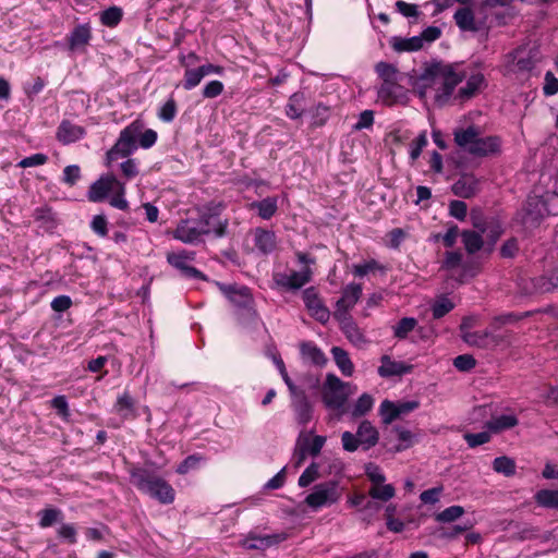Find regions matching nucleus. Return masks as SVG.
Segmentation results:
<instances>
[{"label": "nucleus", "instance_id": "25", "mask_svg": "<svg viewBox=\"0 0 558 558\" xmlns=\"http://www.w3.org/2000/svg\"><path fill=\"white\" fill-rule=\"evenodd\" d=\"M519 423L518 418L513 414H502L494 416L487 421L484 425L492 434H499L504 430L510 429L517 426Z\"/></svg>", "mask_w": 558, "mask_h": 558}, {"label": "nucleus", "instance_id": "47", "mask_svg": "<svg viewBox=\"0 0 558 558\" xmlns=\"http://www.w3.org/2000/svg\"><path fill=\"white\" fill-rule=\"evenodd\" d=\"M376 72L383 80V83L399 81V72L397 68L390 63L379 62L376 64Z\"/></svg>", "mask_w": 558, "mask_h": 558}, {"label": "nucleus", "instance_id": "40", "mask_svg": "<svg viewBox=\"0 0 558 558\" xmlns=\"http://www.w3.org/2000/svg\"><path fill=\"white\" fill-rule=\"evenodd\" d=\"M368 494L374 499H378L381 501H388L395 496L396 490L392 485H390V484L384 485V483H383V484L373 485L372 488L369 489Z\"/></svg>", "mask_w": 558, "mask_h": 558}, {"label": "nucleus", "instance_id": "12", "mask_svg": "<svg viewBox=\"0 0 558 558\" xmlns=\"http://www.w3.org/2000/svg\"><path fill=\"white\" fill-rule=\"evenodd\" d=\"M291 407L296 422L305 426L313 417V404L308 400L305 391L291 397Z\"/></svg>", "mask_w": 558, "mask_h": 558}, {"label": "nucleus", "instance_id": "15", "mask_svg": "<svg viewBox=\"0 0 558 558\" xmlns=\"http://www.w3.org/2000/svg\"><path fill=\"white\" fill-rule=\"evenodd\" d=\"M381 365L378 367V375L383 378H389L393 376H402L412 371L413 366L403 362L391 360L389 355H383L380 357Z\"/></svg>", "mask_w": 558, "mask_h": 558}, {"label": "nucleus", "instance_id": "32", "mask_svg": "<svg viewBox=\"0 0 558 558\" xmlns=\"http://www.w3.org/2000/svg\"><path fill=\"white\" fill-rule=\"evenodd\" d=\"M480 130L478 126L475 125H469L468 128H458L453 131L454 136V143L462 149L469 143H471V140H474L477 136V131Z\"/></svg>", "mask_w": 558, "mask_h": 558}, {"label": "nucleus", "instance_id": "19", "mask_svg": "<svg viewBox=\"0 0 558 558\" xmlns=\"http://www.w3.org/2000/svg\"><path fill=\"white\" fill-rule=\"evenodd\" d=\"M405 96L404 88L399 84V81L386 82L378 88V97L383 102L391 106Z\"/></svg>", "mask_w": 558, "mask_h": 558}, {"label": "nucleus", "instance_id": "55", "mask_svg": "<svg viewBox=\"0 0 558 558\" xmlns=\"http://www.w3.org/2000/svg\"><path fill=\"white\" fill-rule=\"evenodd\" d=\"M177 114V102L173 98H169L160 108L158 118L163 122H171Z\"/></svg>", "mask_w": 558, "mask_h": 558}, {"label": "nucleus", "instance_id": "53", "mask_svg": "<svg viewBox=\"0 0 558 558\" xmlns=\"http://www.w3.org/2000/svg\"><path fill=\"white\" fill-rule=\"evenodd\" d=\"M319 466L317 463L313 462L311 463L301 474L299 477V486L300 487H307L310 484H312L314 481H316L319 477Z\"/></svg>", "mask_w": 558, "mask_h": 558}, {"label": "nucleus", "instance_id": "1", "mask_svg": "<svg viewBox=\"0 0 558 558\" xmlns=\"http://www.w3.org/2000/svg\"><path fill=\"white\" fill-rule=\"evenodd\" d=\"M131 482L143 494L163 505L174 501L173 487L162 477L146 469H135L131 472Z\"/></svg>", "mask_w": 558, "mask_h": 558}, {"label": "nucleus", "instance_id": "50", "mask_svg": "<svg viewBox=\"0 0 558 558\" xmlns=\"http://www.w3.org/2000/svg\"><path fill=\"white\" fill-rule=\"evenodd\" d=\"M464 513V509L461 506H450L436 514V521L442 523L453 522Z\"/></svg>", "mask_w": 558, "mask_h": 558}, {"label": "nucleus", "instance_id": "2", "mask_svg": "<svg viewBox=\"0 0 558 558\" xmlns=\"http://www.w3.org/2000/svg\"><path fill=\"white\" fill-rule=\"evenodd\" d=\"M144 129V123L140 120L133 121L124 128L119 135L117 143L107 153L109 161L124 158L131 155L137 148V137Z\"/></svg>", "mask_w": 558, "mask_h": 558}, {"label": "nucleus", "instance_id": "31", "mask_svg": "<svg viewBox=\"0 0 558 558\" xmlns=\"http://www.w3.org/2000/svg\"><path fill=\"white\" fill-rule=\"evenodd\" d=\"M462 242L469 254L478 252L483 246V238L480 232L465 230L461 234Z\"/></svg>", "mask_w": 558, "mask_h": 558}, {"label": "nucleus", "instance_id": "9", "mask_svg": "<svg viewBox=\"0 0 558 558\" xmlns=\"http://www.w3.org/2000/svg\"><path fill=\"white\" fill-rule=\"evenodd\" d=\"M424 77H432L435 83L441 81L449 85V88H456V86L462 81L463 76L457 73L452 65L436 63L429 66Z\"/></svg>", "mask_w": 558, "mask_h": 558}, {"label": "nucleus", "instance_id": "56", "mask_svg": "<svg viewBox=\"0 0 558 558\" xmlns=\"http://www.w3.org/2000/svg\"><path fill=\"white\" fill-rule=\"evenodd\" d=\"M365 474L373 485L383 484L386 481V476L381 472L380 468L374 463L366 464Z\"/></svg>", "mask_w": 558, "mask_h": 558}, {"label": "nucleus", "instance_id": "57", "mask_svg": "<svg viewBox=\"0 0 558 558\" xmlns=\"http://www.w3.org/2000/svg\"><path fill=\"white\" fill-rule=\"evenodd\" d=\"M325 442H326V437L315 436L312 440L306 439L303 444V447L307 450V452L311 456L316 457L317 454H319Z\"/></svg>", "mask_w": 558, "mask_h": 558}, {"label": "nucleus", "instance_id": "45", "mask_svg": "<svg viewBox=\"0 0 558 558\" xmlns=\"http://www.w3.org/2000/svg\"><path fill=\"white\" fill-rule=\"evenodd\" d=\"M531 289H526V293H549L553 292V282L549 276H539L531 279Z\"/></svg>", "mask_w": 558, "mask_h": 558}, {"label": "nucleus", "instance_id": "17", "mask_svg": "<svg viewBox=\"0 0 558 558\" xmlns=\"http://www.w3.org/2000/svg\"><path fill=\"white\" fill-rule=\"evenodd\" d=\"M92 39V28L88 23L75 26L68 36L69 49L71 51L80 50L86 47Z\"/></svg>", "mask_w": 558, "mask_h": 558}, {"label": "nucleus", "instance_id": "27", "mask_svg": "<svg viewBox=\"0 0 558 558\" xmlns=\"http://www.w3.org/2000/svg\"><path fill=\"white\" fill-rule=\"evenodd\" d=\"M391 47L397 52H412L422 49V38L413 36L411 38L392 37Z\"/></svg>", "mask_w": 558, "mask_h": 558}, {"label": "nucleus", "instance_id": "34", "mask_svg": "<svg viewBox=\"0 0 558 558\" xmlns=\"http://www.w3.org/2000/svg\"><path fill=\"white\" fill-rule=\"evenodd\" d=\"M257 209L258 216L263 219H270L277 211V199L275 197H266L252 205Z\"/></svg>", "mask_w": 558, "mask_h": 558}, {"label": "nucleus", "instance_id": "42", "mask_svg": "<svg viewBox=\"0 0 558 558\" xmlns=\"http://www.w3.org/2000/svg\"><path fill=\"white\" fill-rule=\"evenodd\" d=\"M393 432H396L398 440L400 441L398 445L393 447L392 450L395 452H401L413 445L414 436L410 430L403 427L395 426Z\"/></svg>", "mask_w": 558, "mask_h": 558}, {"label": "nucleus", "instance_id": "33", "mask_svg": "<svg viewBox=\"0 0 558 558\" xmlns=\"http://www.w3.org/2000/svg\"><path fill=\"white\" fill-rule=\"evenodd\" d=\"M114 410L124 418L134 416V400L129 392L118 397Z\"/></svg>", "mask_w": 558, "mask_h": 558}, {"label": "nucleus", "instance_id": "39", "mask_svg": "<svg viewBox=\"0 0 558 558\" xmlns=\"http://www.w3.org/2000/svg\"><path fill=\"white\" fill-rule=\"evenodd\" d=\"M189 259H194V253H187L185 251L179 252V253H169L167 255L168 263L173 266L174 268L183 271H186V269L190 267L186 262Z\"/></svg>", "mask_w": 558, "mask_h": 558}, {"label": "nucleus", "instance_id": "21", "mask_svg": "<svg viewBox=\"0 0 558 558\" xmlns=\"http://www.w3.org/2000/svg\"><path fill=\"white\" fill-rule=\"evenodd\" d=\"M501 141L496 135H489L486 137L480 136L477 146L472 151V156L475 157H487L490 155L498 154L500 151Z\"/></svg>", "mask_w": 558, "mask_h": 558}, {"label": "nucleus", "instance_id": "28", "mask_svg": "<svg viewBox=\"0 0 558 558\" xmlns=\"http://www.w3.org/2000/svg\"><path fill=\"white\" fill-rule=\"evenodd\" d=\"M454 22L461 31L476 32L473 11L470 8H461L454 13Z\"/></svg>", "mask_w": 558, "mask_h": 558}, {"label": "nucleus", "instance_id": "62", "mask_svg": "<svg viewBox=\"0 0 558 558\" xmlns=\"http://www.w3.org/2000/svg\"><path fill=\"white\" fill-rule=\"evenodd\" d=\"M48 160V156L41 153L34 154L32 156L23 158L19 162V167L28 168L45 165Z\"/></svg>", "mask_w": 558, "mask_h": 558}, {"label": "nucleus", "instance_id": "49", "mask_svg": "<svg viewBox=\"0 0 558 558\" xmlns=\"http://www.w3.org/2000/svg\"><path fill=\"white\" fill-rule=\"evenodd\" d=\"M40 520H39V526L40 527H49L56 522H59L62 520V512L59 509H44L39 513Z\"/></svg>", "mask_w": 558, "mask_h": 558}, {"label": "nucleus", "instance_id": "60", "mask_svg": "<svg viewBox=\"0 0 558 558\" xmlns=\"http://www.w3.org/2000/svg\"><path fill=\"white\" fill-rule=\"evenodd\" d=\"M476 364L475 359L469 354H461L454 357L453 365L461 372H468L472 369Z\"/></svg>", "mask_w": 558, "mask_h": 558}, {"label": "nucleus", "instance_id": "8", "mask_svg": "<svg viewBox=\"0 0 558 558\" xmlns=\"http://www.w3.org/2000/svg\"><path fill=\"white\" fill-rule=\"evenodd\" d=\"M303 301L313 318L322 324L329 320L330 312L323 303L314 287L307 288L303 291Z\"/></svg>", "mask_w": 558, "mask_h": 558}, {"label": "nucleus", "instance_id": "37", "mask_svg": "<svg viewBox=\"0 0 558 558\" xmlns=\"http://www.w3.org/2000/svg\"><path fill=\"white\" fill-rule=\"evenodd\" d=\"M484 81V76L482 74H474L469 77L466 81L465 86L461 87L459 89V97L461 99H469L475 95V93L478 90L481 84Z\"/></svg>", "mask_w": 558, "mask_h": 558}, {"label": "nucleus", "instance_id": "63", "mask_svg": "<svg viewBox=\"0 0 558 558\" xmlns=\"http://www.w3.org/2000/svg\"><path fill=\"white\" fill-rule=\"evenodd\" d=\"M543 92L546 96H553L558 93V78L550 71L545 74Z\"/></svg>", "mask_w": 558, "mask_h": 558}, {"label": "nucleus", "instance_id": "18", "mask_svg": "<svg viewBox=\"0 0 558 558\" xmlns=\"http://www.w3.org/2000/svg\"><path fill=\"white\" fill-rule=\"evenodd\" d=\"M254 245L259 253L268 255L277 247V236L275 232L270 230L256 228L254 230Z\"/></svg>", "mask_w": 558, "mask_h": 558}, {"label": "nucleus", "instance_id": "7", "mask_svg": "<svg viewBox=\"0 0 558 558\" xmlns=\"http://www.w3.org/2000/svg\"><path fill=\"white\" fill-rule=\"evenodd\" d=\"M362 295V286L360 283H349L341 291V298L336 303L333 317L349 315V311L354 307Z\"/></svg>", "mask_w": 558, "mask_h": 558}, {"label": "nucleus", "instance_id": "41", "mask_svg": "<svg viewBox=\"0 0 558 558\" xmlns=\"http://www.w3.org/2000/svg\"><path fill=\"white\" fill-rule=\"evenodd\" d=\"M493 469L497 473H501L506 476H511L515 473V463L512 459L502 456L495 458L493 461Z\"/></svg>", "mask_w": 558, "mask_h": 558}, {"label": "nucleus", "instance_id": "43", "mask_svg": "<svg viewBox=\"0 0 558 558\" xmlns=\"http://www.w3.org/2000/svg\"><path fill=\"white\" fill-rule=\"evenodd\" d=\"M453 308L454 304L451 300L445 295L440 296L434 302L432 306L433 317L435 319H439L451 312Z\"/></svg>", "mask_w": 558, "mask_h": 558}, {"label": "nucleus", "instance_id": "58", "mask_svg": "<svg viewBox=\"0 0 558 558\" xmlns=\"http://www.w3.org/2000/svg\"><path fill=\"white\" fill-rule=\"evenodd\" d=\"M427 145V136L426 132H422L412 143L410 149V158L414 161L416 160L422 149Z\"/></svg>", "mask_w": 558, "mask_h": 558}, {"label": "nucleus", "instance_id": "36", "mask_svg": "<svg viewBox=\"0 0 558 558\" xmlns=\"http://www.w3.org/2000/svg\"><path fill=\"white\" fill-rule=\"evenodd\" d=\"M536 502L549 509H558V490L541 489L535 495Z\"/></svg>", "mask_w": 558, "mask_h": 558}, {"label": "nucleus", "instance_id": "26", "mask_svg": "<svg viewBox=\"0 0 558 558\" xmlns=\"http://www.w3.org/2000/svg\"><path fill=\"white\" fill-rule=\"evenodd\" d=\"M356 436L359 437L361 446H363L365 450L374 447L378 442L379 438L377 429L369 421H363L359 425Z\"/></svg>", "mask_w": 558, "mask_h": 558}, {"label": "nucleus", "instance_id": "13", "mask_svg": "<svg viewBox=\"0 0 558 558\" xmlns=\"http://www.w3.org/2000/svg\"><path fill=\"white\" fill-rule=\"evenodd\" d=\"M287 533H276L269 535H248L243 541V546L247 549L265 550L271 546L278 545L286 541Z\"/></svg>", "mask_w": 558, "mask_h": 558}, {"label": "nucleus", "instance_id": "22", "mask_svg": "<svg viewBox=\"0 0 558 558\" xmlns=\"http://www.w3.org/2000/svg\"><path fill=\"white\" fill-rule=\"evenodd\" d=\"M452 192L462 198L473 197L478 192V181L473 175H463L452 185Z\"/></svg>", "mask_w": 558, "mask_h": 558}, {"label": "nucleus", "instance_id": "23", "mask_svg": "<svg viewBox=\"0 0 558 558\" xmlns=\"http://www.w3.org/2000/svg\"><path fill=\"white\" fill-rule=\"evenodd\" d=\"M300 353L305 362H310L316 366H323L327 362L324 352L312 341L301 342Z\"/></svg>", "mask_w": 558, "mask_h": 558}, {"label": "nucleus", "instance_id": "35", "mask_svg": "<svg viewBox=\"0 0 558 558\" xmlns=\"http://www.w3.org/2000/svg\"><path fill=\"white\" fill-rule=\"evenodd\" d=\"M461 337L463 341L470 345L485 348L488 345V339L492 337V333L487 330L465 331Z\"/></svg>", "mask_w": 558, "mask_h": 558}, {"label": "nucleus", "instance_id": "46", "mask_svg": "<svg viewBox=\"0 0 558 558\" xmlns=\"http://www.w3.org/2000/svg\"><path fill=\"white\" fill-rule=\"evenodd\" d=\"M204 78V75L199 71L198 68H187L184 72V78L182 81V86L185 90H191L194 87H196L202 80Z\"/></svg>", "mask_w": 558, "mask_h": 558}, {"label": "nucleus", "instance_id": "24", "mask_svg": "<svg viewBox=\"0 0 558 558\" xmlns=\"http://www.w3.org/2000/svg\"><path fill=\"white\" fill-rule=\"evenodd\" d=\"M544 204L539 199L529 201L524 209L522 222L526 228H535L543 218Z\"/></svg>", "mask_w": 558, "mask_h": 558}, {"label": "nucleus", "instance_id": "20", "mask_svg": "<svg viewBox=\"0 0 558 558\" xmlns=\"http://www.w3.org/2000/svg\"><path fill=\"white\" fill-rule=\"evenodd\" d=\"M335 318L339 322L342 332L345 335V337L351 343L360 347L366 342L363 332L360 330L356 323L352 319L350 315Z\"/></svg>", "mask_w": 558, "mask_h": 558}, {"label": "nucleus", "instance_id": "52", "mask_svg": "<svg viewBox=\"0 0 558 558\" xmlns=\"http://www.w3.org/2000/svg\"><path fill=\"white\" fill-rule=\"evenodd\" d=\"M376 270L383 271L384 267L375 259H369L364 264L353 265L352 267V272L355 277H364Z\"/></svg>", "mask_w": 558, "mask_h": 558}, {"label": "nucleus", "instance_id": "6", "mask_svg": "<svg viewBox=\"0 0 558 558\" xmlns=\"http://www.w3.org/2000/svg\"><path fill=\"white\" fill-rule=\"evenodd\" d=\"M312 269L305 267L301 271H292L291 274L276 272L272 279L278 287L287 290H298L312 280Z\"/></svg>", "mask_w": 558, "mask_h": 558}, {"label": "nucleus", "instance_id": "5", "mask_svg": "<svg viewBox=\"0 0 558 558\" xmlns=\"http://www.w3.org/2000/svg\"><path fill=\"white\" fill-rule=\"evenodd\" d=\"M110 192L124 193V185L113 175L101 177L90 185L88 199L92 202H101Z\"/></svg>", "mask_w": 558, "mask_h": 558}, {"label": "nucleus", "instance_id": "38", "mask_svg": "<svg viewBox=\"0 0 558 558\" xmlns=\"http://www.w3.org/2000/svg\"><path fill=\"white\" fill-rule=\"evenodd\" d=\"M417 320L413 317H403L393 327V336L398 339H405L415 329Z\"/></svg>", "mask_w": 558, "mask_h": 558}, {"label": "nucleus", "instance_id": "51", "mask_svg": "<svg viewBox=\"0 0 558 558\" xmlns=\"http://www.w3.org/2000/svg\"><path fill=\"white\" fill-rule=\"evenodd\" d=\"M490 435L492 433L488 429L480 433H465L463 439L470 448H475L487 444L490 440Z\"/></svg>", "mask_w": 558, "mask_h": 558}, {"label": "nucleus", "instance_id": "48", "mask_svg": "<svg viewBox=\"0 0 558 558\" xmlns=\"http://www.w3.org/2000/svg\"><path fill=\"white\" fill-rule=\"evenodd\" d=\"M122 10L118 7H111L105 11H102L100 15V21L105 26L114 27L122 20Z\"/></svg>", "mask_w": 558, "mask_h": 558}, {"label": "nucleus", "instance_id": "29", "mask_svg": "<svg viewBox=\"0 0 558 558\" xmlns=\"http://www.w3.org/2000/svg\"><path fill=\"white\" fill-rule=\"evenodd\" d=\"M305 95L303 93H294L290 96L286 107V113L290 119H299L305 111Z\"/></svg>", "mask_w": 558, "mask_h": 558}, {"label": "nucleus", "instance_id": "4", "mask_svg": "<svg viewBox=\"0 0 558 558\" xmlns=\"http://www.w3.org/2000/svg\"><path fill=\"white\" fill-rule=\"evenodd\" d=\"M340 497L341 494L338 489V483L330 481L315 485L313 492L306 496L304 502L313 510H317L336 504Z\"/></svg>", "mask_w": 558, "mask_h": 558}, {"label": "nucleus", "instance_id": "30", "mask_svg": "<svg viewBox=\"0 0 558 558\" xmlns=\"http://www.w3.org/2000/svg\"><path fill=\"white\" fill-rule=\"evenodd\" d=\"M333 360L344 376H351L354 371L353 363L351 362L349 354L345 350L340 347H333L331 349Z\"/></svg>", "mask_w": 558, "mask_h": 558}, {"label": "nucleus", "instance_id": "44", "mask_svg": "<svg viewBox=\"0 0 558 558\" xmlns=\"http://www.w3.org/2000/svg\"><path fill=\"white\" fill-rule=\"evenodd\" d=\"M374 399L368 393H363L352 409V416L353 417H360L365 415L367 412H369L373 408Z\"/></svg>", "mask_w": 558, "mask_h": 558}, {"label": "nucleus", "instance_id": "54", "mask_svg": "<svg viewBox=\"0 0 558 558\" xmlns=\"http://www.w3.org/2000/svg\"><path fill=\"white\" fill-rule=\"evenodd\" d=\"M380 415L383 423L388 425L399 417L396 403L385 400L380 404Z\"/></svg>", "mask_w": 558, "mask_h": 558}, {"label": "nucleus", "instance_id": "59", "mask_svg": "<svg viewBox=\"0 0 558 558\" xmlns=\"http://www.w3.org/2000/svg\"><path fill=\"white\" fill-rule=\"evenodd\" d=\"M374 124V111L364 110L360 113L357 122L353 125L354 131L369 129Z\"/></svg>", "mask_w": 558, "mask_h": 558}, {"label": "nucleus", "instance_id": "61", "mask_svg": "<svg viewBox=\"0 0 558 558\" xmlns=\"http://www.w3.org/2000/svg\"><path fill=\"white\" fill-rule=\"evenodd\" d=\"M202 459L203 458L197 454L186 457L177 468V472L179 474H186L190 470L196 469Z\"/></svg>", "mask_w": 558, "mask_h": 558}, {"label": "nucleus", "instance_id": "14", "mask_svg": "<svg viewBox=\"0 0 558 558\" xmlns=\"http://www.w3.org/2000/svg\"><path fill=\"white\" fill-rule=\"evenodd\" d=\"M85 133L86 131L83 126L74 124L69 120H63L57 129L56 137L60 143L69 145L81 140Z\"/></svg>", "mask_w": 558, "mask_h": 558}, {"label": "nucleus", "instance_id": "3", "mask_svg": "<svg viewBox=\"0 0 558 558\" xmlns=\"http://www.w3.org/2000/svg\"><path fill=\"white\" fill-rule=\"evenodd\" d=\"M349 384L342 381L335 374H327L322 389V399L328 409H341L349 398Z\"/></svg>", "mask_w": 558, "mask_h": 558}, {"label": "nucleus", "instance_id": "64", "mask_svg": "<svg viewBox=\"0 0 558 558\" xmlns=\"http://www.w3.org/2000/svg\"><path fill=\"white\" fill-rule=\"evenodd\" d=\"M449 214L458 220H464L468 214V206L462 201H451L449 204Z\"/></svg>", "mask_w": 558, "mask_h": 558}, {"label": "nucleus", "instance_id": "10", "mask_svg": "<svg viewBox=\"0 0 558 558\" xmlns=\"http://www.w3.org/2000/svg\"><path fill=\"white\" fill-rule=\"evenodd\" d=\"M195 221L202 235L214 232L217 238H221L226 234L228 221H220L216 215L209 211L201 213Z\"/></svg>", "mask_w": 558, "mask_h": 558}, {"label": "nucleus", "instance_id": "16", "mask_svg": "<svg viewBox=\"0 0 558 558\" xmlns=\"http://www.w3.org/2000/svg\"><path fill=\"white\" fill-rule=\"evenodd\" d=\"M174 238L190 244L201 241L202 234L195 219L181 220L174 230Z\"/></svg>", "mask_w": 558, "mask_h": 558}, {"label": "nucleus", "instance_id": "11", "mask_svg": "<svg viewBox=\"0 0 558 558\" xmlns=\"http://www.w3.org/2000/svg\"><path fill=\"white\" fill-rule=\"evenodd\" d=\"M218 287L225 296L234 305L243 308H247L252 305L253 296L247 287H238L222 283H218Z\"/></svg>", "mask_w": 558, "mask_h": 558}]
</instances>
